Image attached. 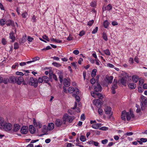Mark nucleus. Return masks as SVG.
<instances>
[{
  "instance_id": "f257e3e1",
  "label": "nucleus",
  "mask_w": 147,
  "mask_h": 147,
  "mask_svg": "<svg viewBox=\"0 0 147 147\" xmlns=\"http://www.w3.org/2000/svg\"><path fill=\"white\" fill-rule=\"evenodd\" d=\"M12 126L9 123H5L3 120L2 118L0 119V128L4 129L5 131H9L12 128Z\"/></svg>"
},
{
  "instance_id": "f03ea898",
  "label": "nucleus",
  "mask_w": 147,
  "mask_h": 147,
  "mask_svg": "<svg viewBox=\"0 0 147 147\" xmlns=\"http://www.w3.org/2000/svg\"><path fill=\"white\" fill-rule=\"evenodd\" d=\"M63 123L65 124L66 121L69 123H71L74 119V117L70 116L66 114L63 116Z\"/></svg>"
},
{
  "instance_id": "7ed1b4c3",
  "label": "nucleus",
  "mask_w": 147,
  "mask_h": 147,
  "mask_svg": "<svg viewBox=\"0 0 147 147\" xmlns=\"http://www.w3.org/2000/svg\"><path fill=\"white\" fill-rule=\"evenodd\" d=\"M29 84L30 85L34 86L36 88L38 86V81L37 79L33 77H31L29 79Z\"/></svg>"
},
{
  "instance_id": "20e7f679",
  "label": "nucleus",
  "mask_w": 147,
  "mask_h": 147,
  "mask_svg": "<svg viewBox=\"0 0 147 147\" xmlns=\"http://www.w3.org/2000/svg\"><path fill=\"white\" fill-rule=\"evenodd\" d=\"M117 81L116 79H114V81L112 83L111 90H112V93L113 94H115L116 93L115 90L117 89L118 87L117 84Z\"/></svg>"
},
{
  "instance_id": "39448f33",
  "label": "nucleus",
  "mask_w": 147,
  "mask_h": 147,
  "mask_svg": "<svg viewBox=\"0 0 147 147\" xmlns=\"http://www.w3.org/2000/svg\"><path fill=\"white\" fill-rule=\"evenodd\" d=\"M91 94L92 96L95 98H98L100 99H102L103 98V96L102 94L98 93V92L92 91Z\"/></svg>"
},
{
  "instance_id": "423d86ee",
  "label": "nucleus",
  "mask_w": 147,
  "mask_h": 147,
  "mask_svg": "<svg viewBox=\"0 0 147 147\" xmlns=\"http://www.w3.org/2000/svg\"><path fill=\"white\" fill-rule=\"evenodd\" d=\"M111 107L108 106L106 107L105 108V113L107 115H109L108 117L109 119H110L113 113L111 111Z\"/></svg>"
},
{
  "instance_id": "0eeeda50",
  "label": "nucleus",
  "mask_w": 147,
  "mask_h": 147,
  "mask_svg": "<svg viewBox=\"0 0 147 147\" xmlns=\"http://www.w3.org/2000/svg\"><path fill=\"white\" fill-rule=\"evenodd\" d=\"M68 91L69 93H71L73 92H76L77 94H79V90L77 88H74L72 87H69L68 89Z\"/></svg>"
},
{
  "instance_id": "6e6552de",
  "label": "nucleus",
  "mask_w": 147,
  "mask_h": 147,
  "mask_svg": "<svg viewBox=\"0 0 147 147\" xmlns=\"http://www.w3.org/2000/svg\"><path fill=\"white\" fill-rule=\"evenodd\" d=\"M97 86H93V87L95 92H101L102 90V88L98 82H96Z\"/></svg>"
},
{
  "instance_id": "1a4fd4ad",
  "label": "nucleus",
  "mask_w": 147,
  "mask_h": 147,
  "mask_svg": "<svg viewBox=\"0 0 147 147\" xmlns=\"http://www.w3.org/2000/svg\"><path fill=\"white\" fill-rule=\"evenodd\" d=\"M134 115L133 112L130 110L129 112H127L126 117L127 121H129L131 118H134Z\"/></svg>"
},
{
  "instance_id": "9d476101",
  "label": "nucleus",
  "mask_w": 147,
  "mask_h": 147,
  "mask_svg": "<svg viewBox=\"0 0 147 147\" xmlns=\"http://www.w3.org/2000/svg\"><path fill=\"white\" fill-rule=\"evenodd\" d=\"M33 122L34 124L35 127L38 128H40L41 127L42 125L41 123L39 122H36L35 119H33Z\"/></svg>"
},
{
  "instance_id": "9b49d317",
  "label": "nucleus",
  "mask_w": 147,
  "mask_h": 147,
  "mask_svg": "<svg viewBox=\"0 0 147 147\" xmlns=\"http://www.w3.org/2000/svg\"><path fill=\"white\" fill-rule=\"evenodd\" d=\"M28 127L27 126H23L21 129L20 131L22 134H26L28 131Z\"/></svg>"
},
{
  "instance_id": "f8f14e48",
  "label": "nucleus",
  "mask_w": 147,
  "mask_h": 147,
  "mask_svg": "<svg viewBox=\"0 0 147 147\" xmlns=\"http://www.w3.org/2000/svg\"><path fill=\"white\" fill-rule=\"evenodd\" d=\"M140 106L141 107V109L142 110H144V107H147V100H145L143 102H141V103Z\"/></svg>"
},
{
  "instance_id": "ddd939ff",
  "label": "nucleus",
  "mask_w": 147,
  "mask_h": 147,
  "mask_svg": "<svg viewBox=\"0 0 147 147\" xmlns=\"http://www.w3.org/2000/svg\"><path fill=\"white\" fill-rule=\"evenodd\" d=\"M23 80L24 79L21 76H20L19 77H16V82H17L18 85H20Z\"/></svg>"
},
{
  "instance_id": "4468645a",
  "label": "nucleus",
  "mask_w": 147,
  "mask_h": 147,
  "mask_svg": "<svg viewBox=\"0 0 147 147\" xmlns=\"http://www.w3.org/2000/svg\"><path fill=\"white\" fill-rule=\"evenodd\" d=\"M126 78H122L119 79L118 81V83L119 84H122L123 85H125L126 84Z\"/></svg>"
},
{
  "instance_id": "2eb2a0df",
  "label": "nucleus",
  "mask_w": 147,
  "mask_h": 147,
  "mask_svg": "<svg viewBox=\"0 0 147 147\" xmlns=\"http://www.w3.org/2000/svg\"><path fill=\"white\" fill-rule=\"evenodd\" d=\"M57 74L59 76L60 82L61 83L63 82V74L61 71H59L58 72Z\"/></svg>"
},
{
  "instance_id": "dca6fc26",
  "label": "nucleus",
  "mask_w": 147,
  "mask_h": 147,
  "mask_svg": "<svg viewBox=\"0 0 147 147\" xmlns=\"http://www.w3.org/2000/svg\"><path fill=\"white\" fill-rule=\"evenodd\" d=\"M20 126L19 124H15L13 126V131L15 132L17 131L20 129Z\"/></svg>"
},
{
  "instance_id": "f3484780",
  "label": "nucleus",
  "mask_w": 147,
  "mask_h": 147,
  "mask_svg": "<svg viewBox=\"0 0 147 147\" xmlns=\"http://www.w3.org/2000/svg\"><path fill=\"white\" fill-rule=\"evenodd\" d=\"M113 78V76H106V78L107 81L108 83V84L111 83L112 82Z\"/></svg>"
},
{
  "instance_id": "a211bd4d",
  "label": "nucleus",
  "mask_w": 147,
  "mask_h": 147,
  "mask_svg": "<svg viewBox=\"0 0 147 147\" xmlns=\"http://www.w3.org/2000/svg\"><path fill=\"white\" fill-rule=\"evenodd\" d=\"M127 114V112H126V111H123L122 112L121 115V118L122 120L124 121L125 120V117H126Z\"/></svg>"
},
{
  "instance_id": "6ab92c4d",
  "label": "nucleus",
  "mask_w": 147,
  "mask_h": 147,
  "mask_svg": "<svg viewBox=\"0 0 147 147\" xmlns=\"http://www.w3.org/2000/svg\"><path fill=\"white\" fill-rule=\"evenodd\" d=\"M128 87L131 89H135L136 87V85L133 83H129L128 84Z\"/></svg>"
},
{
  "instance_id": "aec40b11",
  "label": "nucleus",
  "mask_w": 147,
  "mask_h": 147,
  "mask_svg": "<svg viewBox=\"0 0 147 147\" xmlns=\"http://www.w3.org/2000/svg\"><path fill=\"white\" fill-rule=\"evenodd\" d=\"M54 127V125L53 123H49L47 127V129L49 130H51L53 129Z\"/></svg>"
},
{
  "instance_id": "412c9836",
  "label": "nucleus",
  "mask_w": 147,
  "mask_h": 147,
  "mask_svg": "<svg viewBox=\"0 0 147 147\" xmlns=\"http://www.w3.org/2000/svg\"><path fill=\"white\" fill-rule=\"evenodd\" d=\"M42 78L44 82L50 85V83H49V78L46 76H43Z\"/></svg>"
},
{
  "instance_id": "4be33fe9",
  "label": "nucleus",
  "mask_w": 147,
  "mask_h": 147,
  "mask_svg": "<svg viewBox=\"0 0 147 147\" xmlns=\"http://www.w3.org/2000/svg\"><path fill=\"white\" fill-rule=\"evenodd\" d=\"M62 124L61 121L59 119H57L55 121V124L58 127H60Z\"/></svg>"
},
{
  "instance_id": "5701e85b",
  "label": "nucleus",
  "mask_w": 147,
  "mask_h": 147,
  "mask_svg": "<svg viewBox=\"0 0 147 147\" xmlns=\"http://www.w3.org/2000/svg\"><path fill=\"white\" fill-rule=\"evenodd\" d=\"M63 84L65 86L68 87L69 86L70 83L65 78L63 80Z\"/></svg>"
},
{
  "instance_id": "b1692460",
  "label": "nucleus",
  "mask_w": 147,
  "mask_h": 147,
  "mask_svg": "<svg viewBox=\"0 0 147 147\" xmlns=\"http://www.w3.org/2000/svg\"><path fill=\"white\" fill-rule=\"evenodd\" d=\"M132 80L134 83H136L139 80V78L138 76H132Z\"/></svg>"
},
{
  "instance_id": "393cba45",
  "label": "nucleus",
  "mask_w": 147,
  "mask_h": 147,
  "mask_svg": "<svg viewBox=\"0 0 147 147\" xmlns=\"http://www.w3.org/2000/svg\"><path fill=\"white\" fill-rule=\"evenodd\" d=\"M29 130L31 134H33L35 131V129L33 125H30L29 126Z\"/></svg>"
},
{
  "instance_id": "a878e982",
  "label": "nucleus",
  "mask_w": 147,
  "mask_h": 147,
  "mask_svg": "<svg viewBox=\"0 0 147 147\" xmlns=\"http://www.w3.org/2000/svg\"><path fill=\"white\" fill-rule=\"evenodd\" d=\"M100 101L99 99H96L93 100V103L95 105L97 106L100 104Z\"/></svg>"
},
{
  "instance_id": "bb28decb",
  "label": "nucleus",
  "mask_w": 147,
  "mask_h": 147,
  "mask_svg": "<svg viewBox=\"0 0 147 147\" xmlns=\"http://www.w3.org/2000/svg\"><path fill=\"white\" fill-rule=\"evenodd\" d=\"M14 32L13 31L11 32L9 34V38L10 39H11L12 40V42H13L15 39V38L13 36Z\"/></svg>"
},
{
  "instance_id": "cd10ccee",
  "label": "nucleus",
  "mask_w": 147,
  "mask_h": 147,
  "mask_svg": "<svg viewBox=\"0 0 147 147\" xmlns=\"http://www.w3.org/2000/svg\"><path fill=\"white\" fill-rule=\"evenodd\" d=\"M10 81L12 83L16 82V77L12 76L9 78Z\"/></svg>"
},
{
  "instance_id": "c85d7f7f",
  "label": "nucleus",
  "mask_w": 147,
  "mask_h": 147,
  "mask_svg": "<svg viewBox=\"0 0 147 147\" xmlns=\"http://www.w3.org/2000/svg\"><path fill=\"white\" fill-rule=\"evenodd\" d=\"M6 23V21L5 19H3L0 20V24L2 26L4 25Z\"/></svg>"
},
{
  "instance_id": "c756f323",
  "label": "nucleus",
  "mask_w": 147,
  "mask_h": 147,
  "mask_svg": "<svg viewBox=\"0 0 147 147\" xmlns=\"http://www.w3.org/2000/svg\"><path fill=\"white\" fill-rule=\"evenodd\" d=\"M96 69H93L91 72V75L92 77H94L96 74Z\"/></svg>"
},
{
  "instance_id": "7c9ffc66",
  "label": "nucleus",
  "mask_w": 147,
  "mask_h": 147,
  "mask_svg": "<svg viewBox=\"0 0 147 147\" xmlns=\"http://www.w3.org/2000/svg\"><path fill=\"white\" fill-rule=\"evenodd\" d=\"M80 140L83 142L85 141L86 140L85 136L83 135L81 136L80 138Z\"/></svg>"
},
{
  "instance_id": "2f4dec72",
  "label": "nucleus",
  "mask_w": 147,
  "mask_h": 147,
  "mask_svg": "<svg viewBox=\"0 0 147 147\" xmlns=\"http://www.w3.org/2000/svg\"><path fill=\"white\" fill-rule=\"evenodd\" d=\"M109 24V23L108 21L107 20L105 21L103 23L104 26L105 28H107Z\"/></svg>"
},
{
  "instance_id": "473e14b6",
  "label": "nucleus",
  "mask_w": 147,
  "mask_h": 147,
  "mask_svg": "<svg viewBox=\"0 0 147 147\" xmlns=\"http://www.w3.org/2000/svg\"><path fill=\"white\" fill-rule=\"evenodd\" d=\"M12 21L10 20H8L6 21V25L7 26H10V25H12Z\"/></svg>"
},
{
  "instance_id": "72a5a7b5",
  "label": "nucleus",
  "mask_w": 147,
  "mask_h": 147,
  "mask_svg": "<svg viewBox=\"0 0 147 147\" xmlns=\"http://www.w3.org/2000/svg\"><path fill=\"white\" fill-rule=\"evenodd\" d=\"M102 38L105 41H107L108 40L107 34L104 32L103 33Z\"/></svg>"
},
{
  "instance_id": "f704fd0d",
  "label": "nucleus",
  "mask_w": 147,
  "mask_h": 147,
  "mask_svg": "<svg viewBox=\"0 0 147 147\" xmlns=\"http://www.w3.org/2000/svg\"><path fill=\"white\" fill-rule=\"evenodd\" d=\"M19 48L18 44L17 42H15L14 44V49H18Z\"/></svg>"
},
{
  "instance_id": "c9c22d12",
  "label": "nucleus",
  "mask_w": 147,
  "mask_h": 147,
  "mask_svg": "<svg viewBox=\"0 0 147 147\" xmlns=\"http://www.w3.org/2000/svg\"><path fill=\"white\" fill-rule=\"evenodd\" d=\"M104 52L107 55H110V52L109 49H106L104 50Z\"/></svg>"
},
{
  "instance_id": "e433bc0d",
  "label": "nucleus",
  "mask_w": 147,
  "mask_h": 147,
  "mask_svg": "<svg viewBox=\"0 0 147 147\" xmlns=\"http://www.w3.org/2000/svg\"><path fill=\"white\" fill-rule=\"evenodd\" d=\"M107 10L110 11L111 10L112 8V6L110 4H109L107 7Z\"/></svg>"
},
{
  "instance_id": "4c0bfd02",
  "label": "nucleus",
  "mask_w": 147,
  "mask_h": 147,
  "mask_svg": "<svg viewBox=\"0 0 147 147\" xmlns=\"http://www.w3.org/2000/svg\"><path fill=\"white\" fill-rule=\"evenodd\" d=\"M19 64L18 63H16L14 65H13L12 66V68L13 69H15L18 66Z\"/></svg>"
},
{
  "instance_id": "58836bf2",
  "label": "nucleus",
  "mask_w": 147,
  "mask_h": 147,
  "mask_svg": "<svg viewBox=\"0 0 147 147\" xmlns=\"http://www.w3.org/2000/svg\"><path fill=\"white\" fill-rule=\"evenodd\" d=\"M38 81V82L39 83H42L43 81V79L42 76V77H39Z\"/></svg>"
},
{
  "instance_id": "ea45409f",
  "label": "nucleus",
  "mask_w": 147,
  "mask_h": 147,
  "mask_svg": "<svg viewBox=\"0 0 147 147\" xmlns=\"http://www.w3.org/2000/svg\"><path fill=\"white\" fill-rule=\"evenodd\" d=\"M43 39L46 40L47 41L49 42L50 41V39L48 38L47 36L46 35H45L43 36L42 37Z\"/></svg>"
},
{
  "instance_id": "a19ab883",
  "label": "nucleus",
  "mask_w": 147,
  "mask_h": 147,
  "mask_svg": "<svg viewBox=\"0 0 147 147\" xmlns=\"http://www.w3.org/2000/svg\"><path fill=\"white\" fill-rule=\"evenodd\" d=\"M36 16L34 15H33L31 19V21H32L33 22H36Z\"/></svg>"
},
{
  "instance_id": "79ce46f5",
  "label": "nucleus",
  "mask_w": 147,
  "mask_h": 147,
  "mask_svg": "<svg viewBox=\"0 0 147 147\" xmlns=\"http://www.w3.org/2000/svg\"><path fill=\"white\" fill-rule=\"evenodd\" d=\"M32 61H33V62H34L35 61L39 60L40 59V58L38 57H36L32 58Z\"/></svg>"
},
{
  "instance_id": "37998d69",
  "label": "nucleus",
  "mask_w": 147,
  "mask_h": 147,
  "mask_svg": "<svg viewBox=\"0 0 147 147\" xmlns=\"http://www.w3.org/2000/svg\"><path fill=\"white\" fill-rule=\"evenodd\" d=\"M52 64L56 67H59L61 66V65L56 62H53L52 63Z\"/></svg>"
},
{
  "instance_id": "c03bdc74",
  "label": "nucleus",
  "mask_w": 147,
  "mask_h": 147,
  "mask_svg": "<svg viewBox=\"0 0 147 147\" xmlns=\"http://www.w3.org/2000/svg\"><path fill=\"white\" fill-rule=\"evenodd\" d=\"M8 81V79L7 78H5L3 79V82L5 84H7Z\"/></svg>"
},
{
  "instance_id": "a18cd8bd",
  "label": "nucleus",
  "mask_w": 147,
  "mask_h": 147,
  "mask_svg": "<svg viewBox=\"0 0 147 147\" xmlns=\"http://www.w3.org/2000/svg\"><path fill=\"white\" fill-rule=\"evenodd\" d=\"M94 22V20H92L89 21L88 23V25L89 26H91Z\"/></svg>"
},
{
  "instance_id": "49530a36",
  "label": "nucleus",
  "mask_w": 147,
  "mask_h": 147,
  "mask_svg": "<svg viewBox=\"0 0 147 147\" xmlns=\"http://www.w3.org/2000/svg\"><path fill=\"white\" fill-rule=\"evenodd\" d=\"M99 129L102 130L106 131L108 129V128L106 127H100Z\"/></svg>"
},
{
  "instance_id": "de8ad7c7",
  "label": "nucleus",
  "mask_w": 147,
  "mask_h": 147,
  "mask_svg": "<svg viewBox=\"0 0 147 147\" xmlns=\"http://www.w3.org/2000/svg\"><path fill=\"white\" fill-rule=\"evenodd\" d=\"M49 80H52V76H53V73L52 72V71H50L49 72Z\"/></svg>"
},
{
  "instance_id": "09e8293b",
  "label": "nucleus",
  "mask_w": 147,
  "mask_h": 147,
  "mask_svg": "<svg viewBox=\"0 0 147 147\" xmlns=\"http://www.w3.org/2000/svg\"><path fill=\"white\" fill-rule=\"evenodd\" d=\"M98 113L99 114L101 115L102 113V110L101 108H99L98 110Z\"/></svg>"
},
{
  "instance_id": "8fccbe9b",
  "label": "nucleus",
  "mask_w": 147,
  "mask_h": 147,
  "mask_svg": "<svg viewBox=\"0 0 147 147\" xmlns=\"http://www.w3.org/2000/svg\"><path fill=\"white\" fill-rule=\"evenodd\" d=\"M98 30V27H96L92 31V34H95L97 32Z\"/></svg>"
},
{
  "instance_id": "3c124183",
  "label": "nucleus",
  "mask_w": 147,
  "mask_h": 147,
  "mask_svg": "<svg viewBox=\"0 0 147 147\" xmlns=\"http://www.w3.org/2000/svg\"><path fill=\"white\" fill-rule=\"evenodd\" d=\"M90 82L92 84H94L96 82L95 79L94 78H92L91 79Z\"/></svg>"
},
{
  "instance_id": "603ef678",
  "label": "nucleus",
  "mask_w": 147,
  "mask_h": 147,
  "mask_svg": "<svg viewBox=\"0 0 147 147\" xmlns=\"http://www.w3.org/2000/svg\"><path fill=\"white\" fill-rule=\"evenodd\" d=\"M73 53L76 55H77L79 53V51L77 50H75L73 51Z\"/></svg>"
},
{
  "instance_id": "864d4df0",
  "label": "nucleus",
  "mask_w": 147,
  "mask_h": 147,
  "mask_svg": "<svg viewBox=\"0 0 147 147\" xmlns=\"http://www.w3.org/2000/svg\"><path fill=\"white\" fill-rule=\"evenodd\" d=\"M81 119L82 121L84 120L85 119V115L84 114H82L81 117Z\"/></svg>"
},
{
  "instance_id": "5fc2aeb1",
  "label": "nucleus",
  "mask_w": 147,
  "mask_h": 147,
  "mask_svg": "<svg viewBox=\"0 0 147 147\" xmlns=\"http://www.w3.org/2000/svg\"><path fill=\"white\" fill-rule=\"evenodd\" d=\"M53 78L56 81H57L58 79L57 77L54 74H53Z\"/></svg>"
},
{
  "instance_id": "6e6d98bb",
  "label": "nucleus",
  "mask_w": 147,
  "mask_h": 147,
  "mask_svg": "<svg viewBox=\"0 0 147 147\" xmlns=\"http://www.w3.org/2000/svg\"><path fill=\"white\" fill-rule=\"evenodd\" d=\"M16 74H17V75H19L22 76H23L24 75V74L23 73L21 72H19V71H17L16 72Z\"/></svg>"
},
{
  "instance_id": "4d7b16f0",
  "label": "nucleus",
  "mask_w": 147,
  "mask_h": 147,
  "mask_svg": "<svg viewBox=\"0 0 147 147\" xmlns=\"http://www.w3.org/2000/svg\"><path fill=\"white\" fill-rule=\"evenodd\" d=\"M140 140L142 142H145L147 141V139L142 138L140 139Z\"/></svg>"
},
{
  "instance_id": "13d9d810",
  "label": "nucleus",
  "mask_w": 147,
  "mask_h": 147,
  "mask_svg": "<svg viewBox=\"0 0 147 147\" xmlns=\"http://www.w3.org/2000/svg\"><path fill=\"white\" fill-rule=\"evenodd\" d=\"M2 43L3 45H5L7 43V41L5 38H3L1 40Z\"/></svg>"
},
{
  "instance_id": "bf43d9fd",
  "label": "nucleus",
  "mask_w": 147,
  "mask_h": 147,
  "mask_svg": "<svg viewBox=\"0 0 147 147\" xmlns=\"http://www.w3.org/2000/svg\"><path fill=\"white\" fill-rule=\"evenodd\" d=\"M108 140L107 139H105L102 141L101 142L103 144H106L108 142Z\"/></svg>"
},
{
  "instance_id": "052dcab7",
  "label": "nucleus",
  "mask_w": 147,
  "mask_h": 147,
  "mask_svg": "<svg viewBox=\"0 0 147 147\" xmlns=\"http://www.w3.org/2000/svg\"><path fill=\"white\" fill-rule=\"evenodd\" d=\"M139 84L140 85H142L144 83V80L143 79L140 80L139 81Z\"/></svg>"
},
{
  "instance_id": "680f3d73",
  "label": "nucleus",
  "mask_w": 147,
  "mask_h": 147,
  "mask_svg": "<svg viewBox=\"0 0 147 147\" xmlns=\"http://www.w3.org/2000/svg\"><path fill=\"white\" fill-rule=\"evenodd\" d=\"M85 34V32L83 31H81L79 33V35L80 36H83Z\"/></svg>"
},
{
  "instance_id": "e2e57ef3",
  "label": "nucleus",
  "mask_w": 147,
  "mask_h": 147,
  "mask_svg": "<svg viewBox=\"0 0 147 147\" xmlns=\"http://www.w3.org/2000/svg\"><path fill=\"white\" fill-rule=\"evenodd\" d=\"M51 49V48L50 46H47L46 48H44L42 49V50H48Z\"/></svg>"
},
{
  "instance_id": "0e129e2a",
  "label": "nucleus",
  "mask_w": 147,
  "mask_h": 147,
  "mask_svg": "<svg viewBox=\"0 0 147 147\" xmlns=\"http://www.w3.org/2000/svg\"><path fill=\"white\" fill-rule=\"evenodd\" d=\"M34 39V38H32L30 36H28V41L29 42H32V40Z\"/></svg>"
},
{
  "instance_id": "69168bd1",
  "label": "nucleus",
  "mask_w": 147,
  "mask_h": 147,
  "mask_svg": "<svg viewBox=\"0 0 147 147\" xmlns=\"http://www.w3.org/2000/svg\"><path fill=\"white\" fill-rule=\"evenodd\" d=\"M129 61L130 63L132 64L134 62L133 59L132 58H130L129 59Z\"/></svg>"
},
{
  "instance_id": "338daca9",
  "label": "nucleus",
  "mask_w": 147,
  "mask_h": 147,
  "mask_svg": "<svg viewBox=\"0 0 147 147\" xmlns=\"http://www.w3.org/2000/svg\"><path fill=\"white\" fill-rule=\"evenodd\" d=\"M138 91L140 92H142L143 91V89L141 87H139L138 88Z\"/></svg>"
},
{
  "instance_id": "774afa93",
  "label": "nucleus",
  "mask_w": 147,
  "mask_h": 147,
  "mask_svg": "<svg viewBox=\"0 0 147 147\" xmlns=\"http://www.w3.org/2000/svg\"><path fill=\"white\" fill-rule=\"evenodd\" d=\"M73 39V38L71 37V36L69 35L68 37L67 38V40H71Z\"/></svg>"
}]
</instances>
